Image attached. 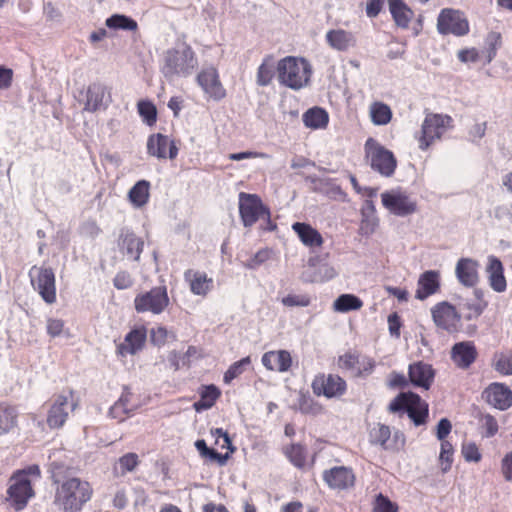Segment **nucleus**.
<instances>
[{"label":"nucleus","instance_id":"nucleus-21","mask_svg":"<svg viewBox=\"0 0 512 512\" xmlns=\"http://www.w3.org/2000/svg\"><path fill=\"white\" fill-rule=\"evenodd\" d=\"M74 406L73 403H69L67 395L57 396L48 413L47 423L49 427L59 428L63 426L68 417V410H73Z\"/></svg>","mask_w":512,"mask_h":512},{"label":"nucleus","instance_id":"nucleus-39","mask_svg":"<svg viewBox=\"0 0 512 512\" xmlns=\"http://www.w3.org/2000/svg\"><path fill=\"white\" fill-rule=\"evenodd\" d=\"M275 74L274 59L272 56H266L258 67L256 82L259 86H268Z\"/></svg>","mask_w":512,"mask_h":512},{"label":"nucleus","instance_id":"nucleus-2","mask_svg":"<svg viewBox=\"0 0 512 512\" xmlns=\"http://www.w3.org/2000/svg\"><path fill=\"white\" fill-rule=\"evenodd\" d=\"M92 488L79 478H68L56 490L55 503L64 512H78L90 500Z\"/></svg>","mask_w":512,"mask_h":512},{"label":"nucleus","instance_id":"nucleus-29","mask_svg":"<svg viewBox=\"0 0 512 512\" xmlns=\"http://www.w3.org/2000/svg\"><path fill=\"white\" fill-rule=\"evenodd\" d=\"M292 229L305 246L319 247L323 243L321 234L310 224L295 222L292 225Z\"/></svg>","mask_w":512,"mask_h":512},{"label":"nucleus","instance_id":"nucleus-43","mask_svg":"<svg viewBox=\"0 0 512 512\" xmlns=\"http://www.w3.org/2000/svg\"><path fill=\"white\" fill-rule=\"evenodd\" d=\"M370 115L375 125H386L392 118V111L388 105L375 102L370 107Z\"/></svg>","mask_w":512,"mask_h":512},{"label":"nucleus","instance_id":"nucleus-27","mask_svg":"<svg viewBox=\"0 0 512 512\" xmlns=\"http://www.w3.org/2000/svg\"><path fill=\"white\" fill-rule=\"evenodd\" d=\"M184 278L190 284V290L195 295L205 296L212 288L213 279L206 273L192 269L184 273Z\"/></svg>","mask_w":512,"mask_h":512},{"label":"nucleus","instance_id":"nucleus-50","mask_svg":"<svg viewBox=\"0 0 512 512\" xmlns=\"http://www.w3.org/2000/svg\"><path fill=\"white\" fill-rule=\"evenodd\" d=\"M281 303L285 307H307L311 303V298L307 294H288L283 297Z\"/></svg>","mask_w":512,"mask_h":512},{"label":"nucleus","instance_id":"nucleus-18","mask_svg":"<svg viewBox=\"0 0 512 512\" xmlns=\"http://www.w3.org/2000/svg\"><path fill=\"white\" fill-rule=\"evenodd\" d=\"M323 479L330 488L343 490L353 486L355 476L350 468L338 466L325 470Z\"/></svg>","mask_w":512,"mask_h":512},{"label":"nucleus","instance_id":"nucleus-63","mask_svg":"<svg viewBox=\"0 0 512 512\" xmlns=\"http://www.w3.org/2000/svg\"><path fill=\"white\" fill-rule=\"evenodd\" d=\"M64 322L60 319H48L47 332L52 337H57L62 333Z\"/></svg>","mask_w":512,"mask_h":512},{"label":"nucleus","instance_id":"nucleus-45","mask_svg":"<svg viewBox=\"0 0 512 512\" xmlns=\"http://www.w3.org/2000/svg\"><path fill=\"white\" fill-rule=\"evenodd\" d=\"M285 454L290 462L298 468H302L306 463V449L300 444H293L286 448Z\"/></svg>","mask_w":512,"mask_h":512},{"label":"nucleus","instance_id":"nucleus-51","mask_svg":"<svg viewBox=\"0 0 512 512\" xmlns=\"http://www.w3.org/2000/svg\"><path fill=\"white\" fill-rule=\"evenodd\" d=\"M453 446L449 441H441V451L439 459L441 461V469L444 473L450 470L453 462Z\"/></svg>","mask_w":512,"mask_h":512},{"label":"nucleus","instance_id":"nucleus-42","mask_svg":"<svg viewBox=\"0 0 512 512\" xmlns=\"http://www.w3.org/2000/svg\"><path fill=\"white\" fill-rule=\"evenodd\" d=\"M106 26L114 30L134 31L137 29V22L123 14H113L106 19Z\"/></svg>","mask_w":512,"mask_h":512},{"label":"nucleus","instance_id":"nucleus-64","mask_svg":"<svg viewBox=\"0 0 512 512\" xmlns=\"http://www.w3.org/2000/svg\"><path fill=\"white\" fill-rule=\"evenodd\" d=\"M502 472L507 481H512V451L502 460Z\"/></svg>","mask_w":512,"mask_h":512},{"label":"nucleus","instance_id":"nucleus-49","mask_svg":"<svg viewBox=\"0 0 512 512\" xmlns=\"http://www.w3.org/2000/svg\"><path fill=\"white\" fill-rule=\"evenodd\" d=\"M138 112L148 125H152L156 122L157 110L155 105L150 101H140L138 103Z\"/></svg>","mask_w":512,"mask_h":512},{"label":"nucleus","instance_id":"nucleus-4","mask_svg":"<svg viewBox=\"0 0 512 512\" xmlns=\"http://www.w3.org/2000/svg\"><path fill=\"white\" fill-rule=\"evenodd\" d=\"M391 413H407L416 426L423 425L428 417V404L413 392L398 394L389 404Z\"/></svg>","mask_w":512,"mask_h":512},{"label":"nucleus","instance_id":"nucleus-38","mask_svg":"<svg viewBox=\"0 0 512 512\" xmlns=\"http://www.w3.org/2000/svg\"><path fill=\"white\" fill-rule=\"evenodd\" d=\"M220 394V390L215 385L204 386L200 393V400L194 403L195 410L199 412L211 408Z\"/></svg>","mask_w":512,"mask_h":512},{"label":"nucleus","instance_id":"nucleus-11","mask_svg":"<svg viewBox=\"0 0 512 512\" xmlns=\"http://www.w3.org/2000/svg\"><path fill=\"white\" fill-rule=\"evenodd\" d=\"M451 122L452 118L448 115L432 113L426 115L421 128L419 148L426 150L434 140L440 139Z\"/></svg>","mask_w":512,"mask_h":512},{"label":"nucleus","instance_id":"nucleus-40","mask_svg":"<svg viewBox=\"0 0 512 512\" xmlns=\"http://www.w3.org/2000/svg\"><path fill=\"white\" fill-rule=\"evenodd\" d=\"M362 306V300L353 294H342L333 303L334 310L338 312L359 310Z\"/></svg>","mask_w":512,"mask_h":512},{"label":"nucleus","instance_id":"nucleus-19","mask_svg":"<svg viewBox=\"0 0 512 512\" xmlns=\"http://www.w3.org/2000/svg\"><path fill=\"white\" fill-rule=\"evenodd\" d=\"M478 355L476 346L471 341L455 343L451 348V359L460 369H468Z\"/></svg>","mask_w":512,"mask_h":512},{"label":"nucleus","instance_id":"nucleus-20","mask_svg":"<svg viewBox=\"0 0 512 512\" xmlns=\"http://www.w3.org/2000/svg\"><path fill=\"white\" fill-rule=\"evenodd\" d=\"M439 289L440 273L435 270L425 271L419 276L415 298L423 301L437 293Z\"/></svg>","mask_w":512,"mask_h":512},{"label":"nucleus","instance_id":"nucleus-56","mask_svg":"<svg viewBox=\"0 0 512 512\" xmlns=\"http://www.w3.org/2000/svg\"><path fill=\"white\" fill-rule=\"evenodd\" d=\"M462 454L468 462H478L481 459V454L475 443H467L462 446Z\"/></svg>","mask_w":512,"mask_h":512},{"label":"nucleus","instance_id":"nucleus-8","mask_svg":"<svg viewBox=\"0 0 512 512\" xmlns=\"http://www.w3.org/2000/svg\"><path fill=\"white\" fill-rule=\"evenodd\" d=\"M34 496V491L31 486V481L26 477L25 473H14L9 480V487L7 489V498L10 506L16 511L24 509L31 497Z\"/></svg>","mask_w":512,"mask_h":512},{"label":"nucleus","instance_id":"nucleus-22","mask_svg":"<svg viewBox=\"0 0 512 512\" xmlns=\"http://www.w3.org/2000/svg\"><path fill=\"white\" fill-rule=\"evenodd\" d=\"M485 271L490 287L495 292H504L507 287V282L504 276V267L500 259L494 255L488 256V262Z\"/></svg>","mask_w":512,"mask_h":512},{"label":"nucleus","instance_id":"nucleus-32","mask_svg":"<svg viewBox=\"0 0 512 512\" xmlns=\"http://www.w3.org/2000/svg\"><path fill=\"white\" fill-rule=\"evenodd\" d=\"M328 121V113L320 107L311 108L303 114V122L305 126L312 129L325 128Z\"/></svg>","mask_w":512,"mask_h":512},{"label":"nucleus","instance_id":"nucleus-48","mask_svg":"<svg viewBox=\"0 0 512 512\" xmlns=\"http://www.w3.org/2000/svg\"><path fill=\"white\" fill-rule=\"evenodd\" d=\"M138 455L136 453H127L119 458L118 465L115 470L120 469V474L125 475L128 472H132L138 465Z\"/></svg>","mask_w":512,"mask_h":512},{"label":"nucleus","instance_id":"nucleus-15","mask_svg":"<svg viewBox=\"0 0 512 512\" xmlns=\"http://www.w3.org/2000/svg\"><path fill=\"white\" fill-rule=\"evenodd\" d=\"M196 80L204 93L213 100L219 101L226 96V90L219 79V74L215 67L203 68L198 73Z\"/></svg>","mask_w":512,"mask_h":512},{"label":"nucleus","instance_id":"nucleus-44","mask_svg":"<svg viewBox=\"0 0 512 512\" xmlns=\"http://www.w3.org/2000/svg\"><path fill=\"white\" fill-rule=\"evenodd\" d=\"M493 368L501 375H512V352L495 354Z\"/></svg>","mask_w":512,"mask_h":512},{"label":"nucleus","instance_id":"nucleus-23","mask_svg":"<svg viewBox=\"0 0 512 512\" xmlns=\"http://www.w3.org/2000/svg\"><path fill=\"white\" fill-rule=\"evenodd\" d=\"M478 266V262L474 259H459L455 268V273L458 281L466 287L475 286L479 280Z\"/></svg>","mask_w":512,"mask_h":512},{"label":"nucleus","instance_id":"nucleus-13","mask_svg":"<svg viewBox=\"0 0 512 512\" xmlns=\"http://www.w3.org/2000/svg\"><path fill=\"white\" fill-rule=\"evenodd\" d=\"M312 390L317 396L340 397L346 391V382L335 374H319L312 382Z\"/></svg>","mask_w":512,"mask_h":512},{"label":"nucleus","instance_id":"nucleus-53","mask_svg":"<svg viewBox=\"0 0 512 512\" xmlns=\"http://www.w3.org/2000/svg\"><path fill=\"white\" fill-rule=\"evenodd\" d=\"M374 512H397V506L383 494H378L375 500Z\"/></svg>","mask_w":512,"mask_h":512},{"label":"nucleus","instance_id":"nucleus-37","mask_svg":"<svg viewBox=\"0 0 512 512\" xmlns=\"http://www.w3.org/2000/svg\"><path fill=\"white\" fill-rule=\"evenodd\" d=\"M361 229L366 233L374 232L378 226V218L376 216V209L372 200H365L361 208Z\"/></svg>","mask_w":512,"mask_h":512},{"label":"nucleus","instance_id":"nucleus-33","mask_svg":"<svg viewBox=\"0 0 512 512\" xmlns=\"http://www.w3.org/2000/svg\"><path fill=\"white\" fill-rule=\"evenodd\" d=\"M391 438L390 427L381 423H376L369 431V441L373 445H379L388 450L391 448L389 440Z\"/></svg>","mask_w":512,"mask_h":512},{"label":"nucleus","instance_id":"nucleus-1","mask_svg":"<svg viewBox=\"0 0 512 512\" xmlns=\"http://www.w3.org/2000/svg\"><path fill=\"white\" fill-rule=\"evenodd\" d=\"M198 68V59L190 45L183 42L163 53L161 72L168 81L187 78Z\"/></svg>","mask_w":512,"mask_h":512},{"label":"nucleus","instance_id":"nucleus-62","mask_svg":"<svg viewBox=\"0 0 512 512\" xmlns=\"http://www.w3.org/2000/svg\"><path fill=\"white\" fill-rule=\"evenodd\" d=\"M100 228L97 223L93 220L84 222L81 226V233L87 237L95 238L100 233Z\"/></svg>","mask_w":512,"mask_h":512},{"label":"nucleus","instance_id":"nucleus-61","mask_svg":"<svg viewBox=\"0 0 512 512\" xmlns=\"http://www.w3.org/2000/svg\"><path fill=\"white\" fill-rule=\"evenodd\" d=\"M13 70L0 65V89H8L12 85Z\"/></svg>","mask_w":512,"mask_h":512},{"label":"nucleus","instance_id":"nucleus-14","mask_svg":"<svg viewBox=\"0 0 512 512\" xmlns=\"http://www.w3.org/2000/svg\"><path fill=\"white\" fill-rule=\"evenodd\" d=\"M382 204L392 214L400 217L416 211V203L408 195L400 191H387L381 194Z\"/></svg>","mask_w":512,"mask_h":512},{"label":"nucleus","instance_id":"nucleus-31","mask_svg":"<svg viewBox=\"0 0 512 512\" xmlns=\"http://www.w3.org/2000/svg\"><path fill=\"white\" fill-rule=\"evenodd\" d=\"M389 10L396 24L402 28H406L412 17V11L406 6L402 0H388Z\"/></svg>","mask_w":512,"mask_h":512},{"label":"nucleus","instance_id":"nucleus-34","mask_svg":"<svg viewBox=\"0 0 512 512\" xmlns=\"http://www.w3.org/2000/svg\"><path fill=\"white\" fill-rule=\"evenodd\" d=\"M168 144H170V139L168 136L162 135L160 133L153 134L148 138L147 141L148 154L159 159H164L167 157L166 150Z\"/></svg>","mask_w":512,"mask_h":512},{"label":"nucleus","instance_id":"nucleus-36","mask_svg":"<svg viewBox=\"0 0 512 512\" xmlns=\"http://www.w3.org/2000/svg\"><path fill=\"white\" fill-rule=\"evenodd\" d=\"M149 188L150 183L147 180H139L136 182L128 192L130 202L138 208L144 206L149 199Z\"/></svg>","mask_w":512,"mask_h":512},{"label":"nucleus","instance_id":"nucleus-10","mask_svg":"<svg viewBox=\"0 0 512 512\" xmlns=\"http://www.w3.org/2000/svg\"><path fill=\"white\" fill-rule=\"evenodd\" d=\"M431 315L434 324L450 334L461 328L462 313L447 301L435 304L431 308Z\"/></svg>","mask_w":512,"mask_h":512},{"label":"nucleus","instance_id":"nucleus-30","mask_svg":"<svg viewBox=\"0 0 512 512\" xmlns=\"http://www.w3.org/2000/svg\"><path fill=\"white\" fill-rule=\"evenodd\" d=\"M106 87L101 83H92L87 90L85 110L94 112L107 106L105 101Z\"/></svg>","mask_w":512,"mask_h":512},{"label":"nucleus","instance_id":"nucleus-3","mask_svg":"<svg viewBox=\"0 0 512 512\" xmlns=\"http://www.w3.org/2000/svg\"><path fill=\"white\" fill-rule=\"evenodd\" d=\"M277 71L279 82L293 90L305 87L309 83L312 73L308 61L295 57H286L280 60Z\"/></svg>","mask_w":512,"mask_h":512},{"label":"nucleus","instance_id":"nucleus-55","mask_svg":"<svg viewBox=\"0 0 512 512\" xmlns=\"http://www.w3.org/2000/svg\"><path fill=\"white\" fill-rule=\"evenodd\" d=\"M270 251L267 249L259 250L253 257H251L246 263L245 266L249 269H256L261 264L269 259Z\"/></svg>","mask_w":512,"mask_h":512},{"label":"nucleus","instance_id":"nucleus-41","mask_svg":"<svg viewBox=\"0 0 512 512\" xmlns=\"http://www.w3.org/2000/svg\"><path fill=\"white\" fill-rule=\"evenodd\" d=\"M475 295L478 300L477 302H473V303L465 302V303L459 305L460 312L465 309L468 310L467 313L462 314V317L467 321L478 318L483 313V311L487 305L485 302H482V300H481V297H482L481 291L475 290Z\"/></svg>","mask_w":512,"mask_h":512},{"label":"nucleus","instance_id":"nucleus-47","mask_svg":"<svg viewBox=\"0 0 512 512\" xmlns=\"http://www.w3.org/2000/svg\"><path fill=\"white\" fill-rule=\"evenodd\" d=\"M319 191L326 194L329 198L339 201H346L347 194L341 189V187L335 184L331 179H325V183Z\"/></svg>","mask_w":512,"mask_h":512},{"label":"nucleus","instance_id":"nucleus-12","mask_svg":"<svg viewBox=\"0 0 512 512\" xmlns=\"http://www.w3.org/2000/svg\"><path fill=\"white\" fill-rule=\"evenodd\" d=\"M437 29L443 35L463 36L469 32V24L460 11L446 8L438 16Z\"/></svg>","mask_w":512,"mask_h":512},{"label":"nucleus","instance_id":"nucleus-35","mask_svg":"<svg viewBox=\"0 0 512 512\" xmlns=\"http://www.w3.org/2000/svg\"><path fill=\"white\" fill-rule=\"evenodd\" d=\"M17 417L14 407L0 404V436L11 432L17 426Z\"/></svg>","mask_w":512,"mask_h":512},{"label":"nucleus","instance_id":"nucleus-5","mask_svg":"<svg viewBox=\"0 0 512 512\" xmlns=\"http://www.w3.org/2000/svg\"><path fill=\"white\" fill-rule=\"evenodd\" d=\"M239 214L245 227L253 226L261 217L267 218L268 231L276 229V225L270 221V211L256 194L241 192L239 194Z\"/></svg>","mask_w":512,"mask_h":512},{"label":"nucleus","instance_id":"nucleus-57","mask_svg":"<svg viewBox=\"0 0 512 512\" xmlns=\"http://www.w3.org/2000/svg\"><path fill=\"white\" fill-rule=\"evenodd\" d=\"M113 284L117 289L123 290L131 287L133 280L128 272L120 271L114 277Z\"/></svg>","mask_w":512,"mask_h":512},{"label":"nucleus","instance_id":"nucleus-52","mask_svg":"<svg viewBox=\"0 0 512 512\" xmlns=\"http://www.w3.org/2000/svg\"><path fill=\"white\" fill-rule=\"evenodd\" d=\"M501 44V35L498 32H490L488 33L485 39V45L487 49V61L491 62L492 59L496 56V50Z\"/></svg>","mask_w":512,"mask_h":512},{"label":"nucleus","instance_id":"nucleus-16","mask_svg":"<svg viewBox=\"0 0 512 512\" xmlns=\"http://www.w3.org/2000/svg\"><path fill=\"white\" fill-rule=\"evenodd\" d=\"M483 398L493 407L506 410L512 405V391L503 383H491L482 394Z\"/></svg>","mask_w":512,"mask_h":512},{"label":"nucleus","instance_id":"nucleus-28","mask_svg":"<svg viewBox=\"0 0 512 512\" xmlns=\"http://www.w3.org/2000/svg\"><path fill=\"white\" fill-rule=\"evenodd\" d=\"M327 43L335 50L346 51L356 45V38L352 32L343 29L329 30L326 33Z\"/></svg>","mask_w":512,"mask_h":512},{"label":"nucleus","instance_id":"nucleus-24","mask_svg":"<svg viewBox=\"0 0 512 512\" xmlns=\"http://www.w3.org/2000/svg\"><path fill=\"white\" fill-rule=\"evenodd\" d=\"M434 369L430 364L422 361L409 365L408 376L411 383L415 386L429 389L434 379Z\"/></svg>","mask_w":512,"mask_h":512},{"label":"nucleus","instance_id":"nucleus-7","mask_svg":"<svg viewBox=\"0 0 512 512\" xmlns=\"http://www.w3.org/2000/svg\"><path fill=\"white\" fill-rule=\"evenodd\" d=\"M31 284L47 304L56 302L55 274L50 267L33 266L29 271Z\"/></svg>","mask_w":512,"mask_h":512},{"label":"nucleus","instance_id":"nucleus-17","mask_svg":"<svg viewBox=\"0 0 512 512\" xmlns=\"http://www.w3.org/2000/svg\"><path fill=\"white\" fill-rule=\"evenodd\" d=\"M144 241L132 230L122 228L118 237L119 250L129 259L139 261L143 251Z\"/></svg>","mask_w":512,"mask_h":512},{"label":"nucleus","instance_id":"nucleus-46","mask_svg":"<svg viewBox=\"0 0 512 512\" xmlns=\"http://www.w3.org/2000/svg\"><path fill=\"white\" fill-rule=\"evenodd\" d=\"M251 363V358L250 356H247V357H244L242 358L241 360L233 363L229 368L228 370L225 372L224 374V382L225 383H230L233 379L237 378L238 376H240L244 370H245V367L250 365Z\"/></svg>","mask_w":512,"mask_h":512},{"label":"nucleus","instance_id":"nucleus-26","mask_svg":"<svg viewBox=\"0 0 512 512\" xmlns=\"http://www.w3.org/2000/svg\"><path fill=\"white\" fill-rule=\"evenodd\" d=\"M261 361L270 371L286 372L292 365V357L286 350L268 351L263 354Z\"/></svg>","mask_w":512,"mask_h":512},{"label":"nucleus","instance_id":"nucleus-6","mask_svg":"<svg viewBox=\"0 0 512 512\" xmlns=\"http://www.w3.org/2000/svg\"><path fill=\"white\" fill-rule=\"evenodd\" d=\"M365 151L373 170L385 177H390L394 174L397 161L391 151L380 145L373 138H369L366 141Z\"/></svg>","mask_w":512,"mask_h":512},{"label":"nucleus","instance_id":"nucleus-9","mask_svg":"<svg viewBox=\"0 0 512 512\" xmlns=\"http://www.w3.org/2000/svg\"><path fill=\"white\" fill-rule=\"evenodd\" d=\"M135 310L138 313L151 312L161 314L169 305V297L166 286L154 287L151 290L139 294L134 299Z\"/></svg>","mask_w":512,"mask_h":512},{"label":"nucleus","instance_id":"nucleus-60","mask_svg":"<svg viewBox=\"0 0 512 512\" xmlns=\"http://www.w3.org/2000/svg\"><path fill=\"white\" fill-rule=\"evenodd\" d=\"M452 425L451 422L447 418H442L437 424L436 427V436L440 441H446L445 438L451 432Z\"/></svg>","mask_w":512,"mask_h":512},{"label":"nucleus","instance_id":"nucleus-58","mask_svg":"<svg viewBox=\"0 0 512 512\" xmlns=\"http://www.w3.org/2000/svg\"><path fill=\"white\" fill-rule=\"evenodd\" d=\"M483 427L485 428L484 436L487 438L493 437L498 432L497 420L490 414L483 416Z\"/></svg>","mask_w":512,"mask_h":512},{"label":"nucleus","instance_id":"nucleus-59","mask_svg":"<svg viewBox=\"0 0 512 512\" xmlns=\"http://www.w3.org/2000/svg\"><path fill=\"white\" fill-rule=\"evenodd\" d=\"M134 408H125L121 402H115L114 405L109 410V415L118 419L119 421H123L125 419V415L132 412Z\"/></svg>","mask_w":512,"mask_h":512},{"label":"nucleus","instance_id":"nucleus-25","mask_svg":"<svg viewBox=\"0 0 512 512\" xmlns=\"http://www.w3.org/2000/svg\"><path fill=\"white\" fill-rule=\"evenodd\" d=\"M147 333L145 328L131 330L124 338V342L117 346V353L121 356L134 355L140 351L146 341Z\"/></svg>","mask_w":512,"mask_h":512},{"label":"nucleus","instance_id":"nucleus-54","mask_svg":"<svg viewBox=\"0 0 512 512\" xmlns=\"http://www.w3.org/2000/svg\"><path fill=\"white\" fill-rule=\"evenodd\" d=\"M299 410L305 414H317L320 412L321 406L312 398L302 395L299 399Z\"/></svg>","mask_w":512,"mask_h":512}]
</instances>
